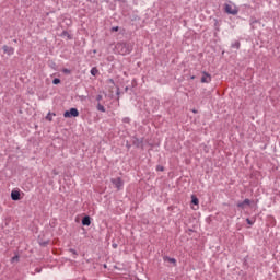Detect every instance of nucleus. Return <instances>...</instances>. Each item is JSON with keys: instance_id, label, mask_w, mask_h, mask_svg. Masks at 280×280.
Returning a JSON list of instances; mask_svg holds the SVG:
<instances>
[{"instance_id": "f257e3e1", "label": "nucleus", "mask_w": 280, "mask_h": 280, "mask_svg": "<svg viewBox=\"0 0 280 280\" xmlns=\"http://www.w3.org/2000/svg\"><path fill=\"white\" fill-rule=\"evenodd\" d=\"M116 51L120 54V56H126L132 51V46L128 43L120 42L116 45Z\"/></svg>"}, {"instance_id": "f03ea898", "label": "nucleus", "mask_w": 280, "mask_h": 280, "mask_svg": "<svg viewBox=\"0 0 280 280\" xmlns=\"http://www.w3.org/2000/svg\"><path fill=\"white\" fill-rule=\"evenodd\" d=\"M224 10L226 14H232L233 16L237 15V12H240V10H237V7L231 4H225Z\"/></svg>"}, {"instance_id": "7ed1b4c3", "label": "nucleus", "mask_w": 280, "mask_h": 280, "mask_svg": "<svg viewBox=\"0 0 280 280\" xmlns=\"http://www.w3.org/2000/svg\"><path fill=\"white\" fill-rule=\"evenodd\" d=\"M110 183L115 186L117 191L121 190V188L124 187V182H122L121 177L112 178Z\"/></svg>"}, {"instance_id": "20e7f679", "label": "nucleus", "mask_w": 280, "mask_h": 280, "mask_svg": "<svg viewBox=\"0 0 280 280\" xmlns=\"http://www.w3.org/2000/svg\"><path fill=\"white\" fill-rule=\"evenodd\" d=\"M80 115V112H78V108H70V110L65 112L63 117H78Z\"/></svg>"}, {"instance_id": "39448f33", "label": "nucleus", "mask_w": 280, "mask_h": 280, "mask_svg": "<svg viewBox=\"0 0 280 280\" xmlns=\"http://www.w3.org/2000/svg\"><path fill=\"white\" fill-rule=\"evenodd\" d=\"M201 82L209 84V82H211V74H209L208 72H203L202 73V78H201Z\"/></svg>"}, {"instance_id": "423d86ee", "label": "nucleus", "mask_w": 280, "mask_h": 280, "mask_svg": "<svg viewBox=\"0 0 280 280\" xmlns=\"http://www.w3.org/2000/svg\"><path fill=\"white\" fill-rule=\"evenodd\" d=\"M237 207L240 209H246V207H250V199H245L243 202H238Z\"/></svg>"}, {"instance_id": "0eeeda50", "label": "nucleus", "mask_w": 280, "mask_h": 280, "mask_svg": "<svg viewBox=\"0 0 280 280\" xmlns=\"http://www.w3.org/2000/svg\"><path fill=\"white\" fill-rule=\"evenodd\" d=\"M11 199L12 200H20L21 199V191H19V190H12V192H11Z\"/></svg>"}, {"instance_id": "6e6552de", "label": "nucleus", "mask_w": 280, "mask_h": 280, "mask_svg": "<svg viewBox=\"0 0 280 280\" xmlns=\"http://www.w3.org/2000/svg\"><path fill=\"white\" fill-rule=\"evenodd\" d=\"M2 49H3L4 54H8V56H12V54H14V49L8 45H4L2 47Z\"/></svg>"}, {"instance_id": "1a4fd4ad", "label": "nucleus", "mask_w": 280, "mask_h": 280, "mask_svg": "<svg viewBox=\"0 0 280 280\" xmlns=\"http://www.w3.org/2000/svg\"><path fill=\"white\" fill-rule=\"evenodd\" d=\"M83 226H91V217L86 215L82 219Z\"/></svg>"}, {"instance_id": "9d476101", "label": "nucleus", "mask_w": 280, "mask_h": 280, "mask_svg": "<svg viewBox=\"0 0 280 280\" xmlns=\"http://www.w3.org/2000/svg\"><path fill=\"white\" fill-rule=\"evenodd\" d=\"M143 140H139L138 138L133 139V145H136V148H141Z\"/></svg>"}, {"instance_id": "9b49d317", "label": "nucleus", "mask_w": 280, "mask_h": 280, "mask_svg": "<svg viewBox=\"0 0 280 280\" xmlns=\"http://www.w3.org/2000/svg\"><path fill=\"white\" fill-rule=\"evenodd\" d=\"M164 261H168V264H174V266H176V260L168 256H164Z\"/></svg>"}, {"instance_id": "f8f14e48", "label": "nucleus", "mask_w": 280, "mask_h": 280, "mask_svg": "<svg viewBox=\"0 0 280 280\" xmlns=\"http://www.w3.org/2000/svg\"><path fill=\"white\" fill-rule=\"evenodd\" d=\"M96 109L100 110V113H106V107L100 103H97Z\"/></svg>"}, {"instance_id": "ddd939ff", "label": "nucleus", "mask_w": 280, "mask_h": 280, "mask_svg": "<svg viewBox=\"0 0 280 280\" xmlns=\"http://www.w3.org/2000/svg\"><path fill=\"white\" fill-rule=\"evenodd\" d=\"M191 202H192V205H198L199 203L198 197H196V195L191 196Z\"/></svg>"}, {"instance_id": "4468645a", "label": "nucleus", "mask_w": 280, "mask_h": 280, "mask_svg": "<svg viewBox=\"0 0 280 280\" xmlns=\"http://www.w3.org/2000/svg\"><path fill=\"white\" fill-rule=\"evenodd\" d=\"M97 73H100V70H97V68L91 69V75H96Z\"/></svg>"}, {"instance_id": "2eb2a0df", "label": "nucleus", "mask_w": 280, "mask_h": 280, "mask_svg": "<svg viewBox=\"0 0 280 280\" xmlns=\"http://www.w3.org/2000/svg\"><path fill=\"white\" fill-rule=\"evenodd\" d=\"M11 262H12V264L19 262V256H13V257L11 258Z\"/></svg>"}, {"instance_id": "dca6fc26", "label": "nucleus", "mask_w": 280, "mask_h": 280, "mask_svg": "<svg viewBox=\"0 0 280 280\" xmlns=\"http://www.w3.org/2000/svg\"><path fill=\"white\" fill-rule=\"evenodd\" d=\"M232 47L234 49H240V42H235L234 44H232Z\"/></svg>"}, {"instance_id": "f3484780", "label": "nucleus", "mask_w": 280, "mask_h": 280, "mask_svg": "<svg viewBox=\"0 0 280 280\" xmlns=\"http://www.w3.org/2000/svg\"><path fill=\"white\" fill-rule=\"evenodd\" d=\"M156 170L158 172H165V167H163L162 165H158Z\"/></svg>"}, {"instance_id": "a211bd4d", "label": "nucleus", "mask_w": 280, "mask_h": 280, "mask_svg": "<svg viewBox=\"0 0 280 280\" xmlns=\"http://www.w3.org/2000/svg\"><path fill=\"white\" fill-rule=\"evenodd\" d=\"M52 84H60V79H58V78L54 79Z\"/></svg>"}, {"instance_id": "6ab92c4d", "label": "nucleus", "mask_w": 280, "mask_h": 280, "mask_svg": "<svg viewBox=\"0 0 280 280\" xmlns=\"http://www.w3.org/2000/svg\"><path fill=\"white\" fill-rule=\"evenodd\" d=\"M102 100H103V96H102V94H98L97 96H96V102H102Z\"/></svg>"}, {"instance_id": "aec40b11", "label": "nucleus", "mask_w": 280, "mask_h": 280, "mask_svg": "<svg viewBox=\"0 0 280 280\" xmlns=\"http://www.w3.org/2000/svg\"><path fill=\"white\" fill-rule=\"evenodd\" d=\"M46 119H47V121H52L51 113H49V114L46 116Z\"/></svg>"}, {"instance_id": "412c9836", "label": "nucleus", "mask_w": 280, "mask_h": 280, "mask_svg": "<svg viewBox=\"0 0 280 280\" xmlns=\"http://www.w3.org/2000/svg\"><path fill=\"white\" fill-rule=\"evenodd\" d=\"M122 121H124V124H130V118L125 117V118L122 119Z\"/></svg>"}, {"instance_id": "4be33fe9", "label": "nucleus", "mask_w": 280, "mask_h": 280, "mask_svg": "<svg viewBox=\"0 0 280 280\" xmlns=\"http://www.w3.org/2000/svg\"><path fill=\"white\" fill-rule=\"evenodd\" d=\"M112 32H119V26L112 27Z\"/></svg>"}, {"instance_id": "5701e85b", "label": "nucleus", "mask_w": 280, "mask_h": 280, "mask_svg": "<svg viewBox=\"0 0 280 280\" xmlns=\"http://www.w3.org/2000/svg\"><path fill=\"white\" fill-rule=\"evenodd\" d=\"M62 71H63V73H67L68 75L71 73V70H69L67 68H65Z\"/></svg>"}, {"instance_id": "b1692460", "label": "nucleus", "mask_w": 280, "mask_h": 280, "mask_svg": "<svg viewBox=\"0 0 280 280\" xmlns=\"http://www.w3.org/2000/svg\"><path fill=\"white\" fill-rule=\"evenodd\" d=\"M69 250H70V253H72V255H78V252L75 249L71 248Z\"/></svg>"}, {"instance_id": "393cba45", "label": "nucleus", "mask_w": 280, "mask_h": 280, "mask_svg": "<svg viewBox=\"0 0 280 280\" xmlns=\"http://www.w3.org/2000/svg\"><path fill=\"white\" fill-rule=\"evenodd\" d=\"M247 224L253 225V222L250 219H246Z\"/></svg>"}, {"instance_id": "a878e982", "label": "nucleus", "mask_w": 280, "mask_h": 280, "mask_svg": "<svg viewBox=\"0 0 280 280\" xmlns=\"http://www.w3.org/2000/svg\"><path fill=\"white\" fill-rule=\"evenodd\" d=\"M40 244H42V246H47V244H49V241L40 243Z\"/></svg>"}, {"instance_id": "bb28decb", "label": "nucleus", "mask_w": 280, "mask_h": 280, "mask_svg": "<svg viewBox=\"0 0 280 280\" xmlns=\"http://www.w3.org/2000/svg\"><path fill=\"white\" fill-rule=\"evenodd\" d=\"M68 33L66 31H63V35H67Z\"/></svg>"}, {"instance_id": "cd10ccee", "label": "nucleus", "mask_w": 280, "mask_h": 280, "mask_svg": "<svg viewBox=\"0 0 280 280\" xmlns=\"http://www.w3.org/2000/svg\"><path fill=\"white\" fill-rule=\"evenodd\" d=\"M113 246H114V248H117V245H116V244H114Z\"/></svg>"}, {"instance_id": "c85d7f7f", "label": "nucleus", "mask_w": 280, "mask_h": 280, "mask_svg": "<svg viewBox=\"0 0 280 280\" xmlns=\"http://www.w3.org/2000/svg\"><path fill=\"white\" fill-rule=\"evenodd\" d=\"M14 43H16V39H14Z\"/></svg>"}]
</instances>
